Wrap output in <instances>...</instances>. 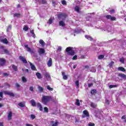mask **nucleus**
<instances>
[{"label":"nucleus","mask_w":126,"mask_h":126,"mask_svg":"<svg viewBox=\"0 0 126 126\" xmlns=\"http://www.w3.org/2000/svg\"><path fill=\"white\" fill-rule=\"evenodd\" d=\"M64 74H65L64 72L63 71L62 72V75L63 76V79H64L65 80H67V79H68L67 75H65Z\"/></svg>","instance_id":"22"},{"label":"nucleus","mask_w":126,"mask_h":126,"mask_svg":"<svg viewBox=\"0 0 126 126\" xmlns=\"http://www.w3.org/2000/svg\"><path fill=\"white\" fill-rule=\"evenodd\" d=\"M21 7V5L20 4H18V5H17V8H19Z\"/></svg>","instance_id":"60"},{"label":"nucleus","mask_w":126,"mask_h":126,"mask_svg":"<svg viewBox=\"0 0 126 126\" xmlns=\"http://www.w3.org/2000/svg\"><path fill=\"white\" fill-rule=\"evenodd\" d=\"M61 3L63 5H67V2L64 0H63L62 1H61Z\"/></svg>","instance_id":"41"},{"label":"nucleus","mask_w":126,"mask_h":126,"mask_svg":"<svg viewBox=\"0 0 126 126\" xmlns=\"http://www.w3.org/2000/svg\"><path fill=\"white\" fill-rule=\"evenodd\" d=\"M88 126H95V124L92 123H90L88 124Z\"/></svg>","instance_id":"48"},{"label":"nucleus","mask_w":126,"mask_h":126,"mask_svg":"<svg viewBox=\"0 0 126 126\" xmlns=\"http://www.w3.org/2000/svg\"><path fill=\"white\" fill-rule=\"evenodd\" d=\"M14 17H17V18H21V17H22V16L21 15V14H20V13H14L13 14Z\"/></svg>","instance_id":"11"},{"label":"nucleus","mask_w":126,"mask_h":126,"mask_svg":"<svg viewBox=\"0 0 126 126\" xmlns=\"http://www.w3.org/2000/svg\"><path fill=\"white\" fill-rule=\"evenodd\" d=\"M31 119H32V120H34L36 118V117L34 115L32 114L31 115Z\"/></svg>","instance_id":"50"},{"label":"nucleus","mask_w":126,"mask_h":126,"mask_svg":"<svg viewBox=\"0 0 126 126\" xmlns=\"http://www.w3.org/2000/svg\"><path fill=\"white\" fill-rule=\"evenodd\" d=\"M47 64L48 67H49L52 66V64H53L52 59L49 58V59H48V61L47 63Z\"/></svg>","instance_id":"7"},{"label":"nucleus","mask_w":126,"mask_h":126,"mask_svg":"<svg viewBox=\"0 0 126 126\" xmlns=\"http://www.w3.org/2000/svg\"><path fill=\"white\" fill-rule=\"evenodd\" d=\"M73 49V47H69L66 48L65 51L67 53V55L73 56L75 55V51Z\"/></svg>","instance_id":"2"},{"label":"nucleus","mask_w":126,"mask_h":126,"mask_svg":"<svg viewBox=\"0 0 126 126\" xmlns=\"http://www.w3.org/2000/svg\"><path fill=\"white\" fill-rule=\"evenodd\" d=\"M19 59L24 64H27L28 63L27 59H26L24 56H19Z\"/></svg>","instance_id":"5"},{"label":"nucleus","mask_w":126,"mask_h":126,"mask_svg":"<svg viewBox=\"0 0 126 126\" xmlns=\"http://www.w3.org/2000/svg\"><path fill=\"white\" fill-rule=\"evenodd\" d=\"M75 85H76V86H77V87L78 88H79V81L77 80V81H76L75 82Z\"/></svg>","instance_id":"40"},{"label":"nucleus","mask_w":126,"mask_h":126,"mask_svg":"<svg viewBox=\"0 0 126 126\" xmlns=\"http://www.w3.org/2000/svg\"><path fill=\"white\" fill-rule=\"evenodd\" d=\"M31 103L32 106L33 107L36 106V102H35L34 99H32L31 101Z\"/></svg>","instance_id":"25"},{"label":"nucleus","mask_w":126,"mask_h":126,"mask_svg":"<svg viewBox=\"0 0 126 126\" xmlns=\"http://www.w3.org/2000/svg\"><path fill=\"white\" fill-rule=\"evenodd\" d=\"M22 82L24 83H26L27 81V79L25 77H22Z\"/></svg>","instance_id":"39"},{"label":"nucleus","mask_w":126,"mask_h":126,"mask_svg":"<svg viewBox=\"0 0 126 126\" xmlns=\"http://www.w3.org/2000/svg\"><path fill=\"white\" fill-rule=\"evenodd\" d=\"M80 10V8L78 6H75V11L77 13H79V10Z\"/></svg>","instance_id":"30"},{"label":"nucleus","mask_w":126,"mask_h":126,"mask_svg":"<svg viewBox=\"0 0 126 126\" xmlns=\"http://www.w3.org/2000/svg\"><path fill=\"white\" fill-rule=\"evenodd\" d=\"M12 111L9 112L8 115H7V119L10 120L12 119Z\"/></svg>","instance_id":"14"},{"label":"nucleus","mask_w":126,"mask_h":126,"mask_svg":"<svg viewBox=\"0 0 126 126\" xmlns=\"http://www.w3.org/2000/svg\"><path fill=\"white\" fill-rule=\"evenodd\" d=\"M35 76H36L37 78H38V79H41L42 78H43V77L42 76L41 74H40L39 72L36 73Z\"/></svg>","instance_id":"13"},{"label":"nucleus","mask_w":126,"mask_h":126,"mask_svg":"<svg viewBox=\"0 0 126 126\" xmlns=\"http://www.w3.org/2000/svg\"><path fill=\"white\" fill-rule=\"evenodd\" d=\"M31 33L32 34H33V37L35 36V34H34V30L31 31Z\"/></svg>","instance_id":"53"},{"label":"nucleus","mask_w":126,"mask_h":126,"mask_svg":"<svg viewBox=\"0 0 126 126\" xmlns=\"http://www.w3.org/2000/svg\"><path fill=\"white\" fill-rule=\"evenodd\" d=\"M52 2L53 5L55 6V1L53 0V1H52Z\"/></svg>","instance_id":"63"},{"label":"nucleus","mask_w":126,"mask_h":126,"mask_svg":"<svg viewBox=\"0 0 126 126\" xmlns=\"http://www.w3.org/2000/svg\"><path fill=\"white\" fill-rule=\"evenodd\" d=\"M25 47L26 49H27L28 52H29L31 54H34V51H32L30 47H29L28 45H25Z\"/></svg>","instance_id":"6"},{"label":"nucleus","mask_w":126,"mask_h":126,"mask_svg":"<svg viewBox=\"0 0 126 126\" xmlns=\"http://www.w3.org/2000/svg\"><path fill=\"white\" fill-rule=\"evenodd\" d=\"M97 93V91L96 90L94 89L91 91V94L92 95H94V94H96Z\"/></svg>","instance_id":"29"},{"label":"nucleus","mask_w":126,"mask_h":126,"mask_svg":"<svg viewBox=\"0 0 126 126\" xmlns=\"http://www.w3.org/2000/svg\"><path fill=\"white\" fill-rule=\"evenodd\" d=\"M114 13H115V10H114V9H111V10H110V13L111 14H114Z\"/></svg>","instance_id":"47"},{"label":"nucleus","mask_w":126,"mask_h":126,"mask_svg":"<svg viewBox=\"0 0 126 126\" xmlns=\"http://www.w3.org/2000/svg\"><path fill=\"white\" fill-rule=\"evenodd\" d=\"M77 59V55H75L73 57V58H72V60H73V61H75Z\"/></svg>","instance_id":"46"},{"label":"nucleus","mask_w":126,"mask_h":126,"mask_svg":"<svg viewBox=\"0 0 126 126\" xmlns=\"http://www.w3.org/2000/svg\"><path fill=\"white\" fill-rule=\"evenodd\" d=\"M15 85H16V87L17 88H19L20 87V86L19 84H18V83H17L15 84Z\"/></svg>","instance_id":"54"},{"label":"nucleus","mask_w":126,"mask_h":126,"mask_svg":"<svg viewBox=\"0 0 126 126\" xmlns=\"http://www.w3.org/2000/svg\"><path fill=\"white\" fill-rule=\"evenodd\" d=\"M47 89L48 90H49V91H53L54 90L53 88H51L49 86H47Z\"/></svg>","instance_id":"38"},{"label":"nucleus","mask_w":126,"mask_h":126,"mask_svg":"<svg viewBox=\"0 0 126 126\" xmlns=\"http://www.w3.org/2000/svg\"><path fill=\"white\" fill-rule=\"evenodd\" d=\"M0 126H3V124L2 123H0Z\"/></svg>","instance_id":"64"},{"label":"nucleus","mask_w":126,"mask_h":126,"mask_svg":"<svg viewBox=\"0 0 126 126\" xmlns=\"http://www.w3.org/2000/svg\"><path fill=\"white\" fill-rule=\"evenodd\" d=\"M23 30L24 31H25L26 32H27V31L29 30V27H28V26H24V28H23Z\"/></svg>","instance_id":"36"},{"label":"nucleus","mask_w":126,"mask_h":126,"mask_svg":"<svg viewBox=\"0 0 126 126\" xmlns=\"http://www.w3.org/2000/svg\"><path fill=\"white\" fill-rule=\"evenodd\" d=\"M104 55H99V56H98L97 59L99 60H102V59H104Z\"/></svg>","instance_id":"33"},{"label":"nucleus","mask_w":126,"mask_h":126,"mask_svg":"<svg viewBox=\"0 0 126 126\" xmlns=\"http://www.w3.org/2000/svg\"><path fill=\"white\" fill-rule=\"evenodd\" d=\"M75 104L77 106H80V103L79 102V100L78 99H76Z\"/></svg>","instance_id":"32"},{"label":"nucleus","mask_w":126,"mask_h":126,"mask_svg":"<svg viewBox=\"0 0 126 126\" xmlns=\"http://www.w3.org/2000/svg\"><path fill=\"white\" fill-rule=\"evenodd\" d=\"M37 107L39 108V110H40V111H42L43 110L41 104H40L39 102L37 103Z\"/></svg>","instance_id":"12"},{"label":"nucleus","mask_w":126,"mask_h":126,"mask_svg":"<svg viewBox=\"0 0 126 126\" xmlns=\"http://www.w3.org/2000/svg\"><path fill=\"white\" fill-rule=\"evenodd\" d=\"M7 95H9L10 97H14V94L12 93H9Z\"/></svg>","instance_id":"43"},{"label":"nucleus","mask_w":126,"mask_h":126,"mask_svg":"<svg viewBox=\"0 0 126 126\" xmlns=\"http://www.w3.org/2000/svg\"><path fill=\"white\" fill-rule=\"evenodd\" d=\"M114 64V62L113 61H112L110 62V63L107 65L108 67H110V68H112L113 67V65Z\"/></svg>","instance_id":"26"},{"label":"nucleus","mask_w":126,"mask_h":126,"mask_svg":"<svg viewBox=\"0 0 126 126\" xmlns=\"http://www.w3.org/2000/svg\"><path fill=\"white\" fill-rule=\"evenodd\" d=\"M92 86H93V83L88 84V87L89 88H91Z\"/></svg>","instance_id":"55"},{"label":"nucleus","mask_w":126,"mask_h":126,"mask_svg":"<svg viewBox=\"0 0 126 126\" xmlns=\"http://www.w3.org/2000/svg\"><path fill=\"white\" fill-rule=\"evenodd\" d=\"M49 25H51L53 23V20L52 19H49V20H48V23Z\"/></svg>","instance_id":"42"},{"label":"nucleus","mask_w":126,"mask_h":126,"mask_svg":"<svg viewBox=\"0 0 126 126\" xmlns=\"http://www.w3.org/2000/svg\"><path fill=\"white\" fill-rule=\"evenodd\" d=\"M11 92H7V91L3 92V94H5V95H8Z\"/></svg>","instance_id":"51"},{"label":"nucleus","mask_w":126,"mask_h":126,"mask_svg":"<svg viewBox=\"0 0 126 126\" xmlns=\"http://www.w3.org/2000/svg\"><path fill=\"white\" fill-rule=\"evenodd\" d=\"M7 29H12V26L11 25H9L8 27H7Z\"/></svg>","instance_id":"58"},{"label":"nucleus","mask_w":126,"mask_h":126,"mask_svg":"<svg viewBox=\"0 0 126 126\" xmlns=\"http://www.w3.org/2000/svg\"><path fill=\"white\" fill-rule=\"evenodd\" d=\"M57 50L59 51H62V47H61L60 46H59L58 47V48H57Z\"/></svg>","instance_id":"57"},{"label":"nucleus","mask_w":126,"mask_h":126,"mask_svg":"<svg viewBox=\"0 0 126 126\" xmlns=\"http://www.w3.org/2000/svg\"><path fill=\"white\" fill-rule=\"evenodd\" d=\"M118 76L121 77V78L126 79V75L123 73H119L118 74Z\"/></svg>","instance_id":"19"},{"label":"nucleus","mask_w":126,"mask_h":126,"mask_svg":"<svg viewBox=\"0 0 126 126\" xmlns=\"http://www.w3.org/2000/svg\"><path fill=\"white\" fill-rule=\"evenodd\" d=\"M105 103H106L107 105L110 104V102H109L108 100H107L106 101H105Z\"/></svg>","instance_id":"61"},{"label":"nucleus","mask_w":126,"mask_h":126,"mask_svg":"<svg viewBox=\"0 0 126 126\" xmlns=\"http://www.w3.org/2000/svg\"><path fill=\"white\" fill-rule=\"evenodd\" d=\"M5 63V60L3 58H0V66H3Z\"/></svg>","instance_id":"9"},{"label":"nucleus","mask_w":126,"mask_h":126,"mask_svg":"<svg viewBox=\"0 0 126 126\" xmlns=\"http://www.w3.org/2000/svg\"><path fill=\"white\" fill-rule=\"evenodd\" d=\"M30 91L31 92H34V88H33L32 86H31V87H30Z\"/></svg>","instance_id":"49"},{"label":"nucleus","mask_w":126,"mask_h":126,"mask_svg":"<svg viewBox=\"0 0 126 126\" xmlns=\"http://www.w3.org/2000/svg\"><path fill=\"white\" fill-rule=\"evenodd\" d=\"M30 65H31V67L32 70L33 71L36 70V67H35L34 64H32V63H31V62H30Z\"/></svg>","instance_id":"17"},{"label":"nucleus","mask_w":126,"mask_h":126,"mask_svg":"<svg viewBox=\"0 0 126 126\" xmlns=\"http://www.w3.org/2000/svg\"><path fill=\"white\" fill-rule=\"evenodd\" d=\"M5 47L3 45L0 46V49L3 50V54H9V51L7 49H4Z\"/></svg>","instance_id":"8"},{"label":"nucleus","mask_w":126,"mask_h":126,"mask_svg":"<svg viewBox=\"0 0 126 126\" xmlns=\"http://www.w3.org/2000/svg\"><path fill=\"white\" fill-rule=\"evenodd\" d=\"M120 62L123 63H125V61H124V59L123 58L120 59Z\"/></svg>","instance_id":"52"},{"label":"nucleus","mask_w":126,"mask_h":126,"mask_svg":"<svg viewBox=\"0 0 126 126\" xmlns=\"http://www.w3.org/2000/svg\"><path fill=\"white\" fill-rule=\"evenodd\" d=\"M59 26L61 27H64L65 26V24L63 21H60L59 22Z\"/></svg>","instance_id":"18"},{"label":"nucleus","mask_w":126,"mask_h":126,"mask_svg":"<svg viewBox=\"0 0 126 126\" xmlns=\"http://www.w3.org/2000/svg\"><path fill=\"white\" fill-rule=\"evenodd\" d=\"M9 75V74L7 73H3V76H8Z\"/></svg>","instance_id":"59"},{"label":"nucleus","mask_w":126,"mask_h":126,"mask_svg":"<svg viewBox=\"0 0 126 126\" xmlns=\"http://www.w3.org/2000/svg\"><path fill=\"white\" fill-rule=\"evenodd\" d=\"M45 50H44L43 48H40L39 49V51L38 53L40 54H45Z\"/></svg>","instance_id":"20"},{"label":"nucleus","mask_w":126,"mask_h":126,"mask_svg":"<svg viewBox=\"0 0 126 126\" xmlns=\"http://www.w3.org/2000/svg\"><path fill=\"white\" fill-rule=\"evenodd\" d=\"M1 42L6 44L8 43V40L6 38L1 40Z\"/></svg>","instance_id":"28"},{"label":"nucleus","mask_w":126,"mask_h":126,"mask_svg":"<svg viewBox=\"0 0 126 126\" xmlns=\"http://www.w3.org/2000/svg\"><path fill=\"white\" fill-rule=\"evenodd\" d=\"M118 87H119V85H110V86H109V88L112 89L113 88H117Z\"/></svg>","instance_id":"27"},{"label":"nucleus","mask_w":126,"mask_h":126,"mask_svg":"<svg viewBox=\"0 0 126 126\" xmlns=\"http://www.w3.org/2000/svg\"><path fill=\"white\" fill-rule=\"evenodd\" d=\"M50 124H52V126H58L59 122L56 120L55 122L53 121H50Z\"/></svg>","instance_id":"10"},{"label":"nucleus","mask_w":126,"mask_h":126,"mask_svg":"<svg viewBox=\"0 0 126 126\" xmlns=\"http://www.w3.org/2000/svg\"><path fill=\"white\" fill-rule=\"evenodd\" d=\"M86 117H90L89 112L87 110H85L83 112L82 118H85Z\"/></svg>","instance_id":"4"},{"label":"nucleus","mask_w":126,"mask_h":126,"mask_svg":"<svg viewBox=\"0 0 126 126\" xmlns=\"http://www.w3.org/2000/svg\"><path fill=\"white\" fill-rule=\"evenodd\" d=\"M44 112L48 113L49 112V109L47 107H44Z\"/></svg>","instance_id":"37"},{"label":"nucleus","mask_w":126,"mask_h":126,"mask_svg":"<svg viewBox=\"0 0 126 126\" xmlns=\"http://www.w3.org/2000/svg\"><path fill=\"white\" fill-rule=\"evenodd\" d=\"M97 104H95V103L94 102H91L90 104V106L91 107L93 108H95L97 107Z\"/></svg>","instance_id":"16"},{"label":"nucleus","mask_w":126,"mask_h":126,"mask_svg":"<svg viewBox=\"0 0 126 126\" xmlns=\"http://www.w3.org/2000/svg\"><path fill=\"white\" fill-rule=\"evenodd\" d=\"M118 70L122 72L126 71V70L123 67H118Z\"/></svg>","instance_id":"21"},{"label":"nucleus","mask_w":126,"mask_h":126,"mask_svg":"<svg viewBox=\"0 0 126 126\" xmlns=\"http://www.w3.org/2000/svg\"><path fill=\"white\" fill-rule=\"evenodd\" d=\"M39 43L42 45V46H44L45 45V42H44V41L42 39H40L39 41Z\"/></svg>","instance_id":"34"},{"label":"nucleus","mask_w":126,"mask_h":126,"mask_svg":"<svg viewBox=\"0 0 126 126\" xmlns=\"http://www.w3.org/2000/svg\"><path fill=\"white\" fill-rule=\"evenodd\" d=\"M105 18H106L107 20H110L111 21H116L117 20V18L115 17L112 16L110 15L105 16Z\"/></svg>","instance_id":"3"},{"label":"nucleus","mask_w":126,"mask_h":126,"mask_svg":"<svg viewBox=\"0 0 126 126\" xmlns=\"http://www.w3.org/2000/svg\"><path fill=\"white\" fill-rule=\"evenodd\" d=\"M0 97H1V98H3V93H2V92H0Z\"/></svg>","instance_id":"56"},{"label":"nucleus","mask_w":126,"mask_h":126,"mask_svg":"<svg viewBox=\"0 0 126 126\" xmlns=\"http://www.w3.org/2000/svg\"><path fill=\"white\" fill-rule=\"evenodd\" d=\"M26 126H33L32 124H26Z\"/></svg>","instance_id":"62"},{"label":"nucleus","mask_w":126,"mask_h":126,"mask_svg":"<svg viewBox=\"0 0 126 126\" xmlns=\"http://www.w3.org/2000/svg\"><path fill=\"white\" fill-rule=\"evenodd\" d=\"M18 105L21 108H24L25 107V105L23 103V102L19 103Z\"/></svg>","instance_id":"35"},{"label":"nucleus","mask_w":126,"mask_h":126,"mask_svg":"<svg viewBox=\"0 0 126 126\" xmlns=\"http://www.w3.org/2000/svg\"><path fill=\"white\" fill-rule=\"evenodd\" d=\"M12 67L13 68V70H14V71H18V67H17V66H16L15 64H12Z\"/></svg>","instance_id":"23"},{"label":"nucleus","mask_w":126,"mask_h":126,"mask_svg":"<svg viewBox=\"0 0 126 126\" xmlns=\"http://www.w3.org/2000/svg\"><path fill=\"white\" fill-rule=\"evenodd\" d=\"M45 77L47 78H51V76L49 75V74L46 73L45 74Z\"/></svg>","instance_id":"45"},{"label":"nucleus","mask_w":126,"mask_h":126,"mask_svg":"<svg viewBox=\"0 0 126 126\" xmlns=\"http://www.w3.org/2000/svg\"><path fill=\"white\" fill-rule=\"evenodd\" d=\"M38 89L39 90V92H40V93L43 92L44 89L43 87H41L40 86H38Z\"/></svg>","instance_id":"31"},{"label":"nucleus","mask_w":126,"mask_h":126,"mask_svg":"<svg viewBox=\"0 0 126 126\" xmlns=\"http://www.w3.org/2000/svg\"><path fill=\"white\" fill-rule=\"evenodd\" d=\"M67 15L64 13H60L58 15L59 18H62V17H66Z\"/></svg>","instance_id":"15"},{"label":"nucleus","mask_w":126,"mask_h":126,"mask_svg":"<svg viewBox=\"0 0 126 126\" xmlns=\"http://www.w3.org/2000/svg\"><path fill=\"white\" fill-rule=\"evenodd\" d=\"M121 119L122 120H125V122L126 123V116L124 115L122 117Z\"/></svg>","instance_id":"44"},{"label":"nucleus","mask_w":126,"mask_h":126,"mask_svg":"<svg viewBox=\"0 0 126 126\" xmlns=\"http://www.w3.org/2000/svg\"><path fill=\"white\" fill-rule=\"evenodd\" d=\"M52 99V97L49 95H44L42 98V102L44 105H47Z\"/></svg>","instance_id":"1"},{"label":"nucleus","mask_w":126,"mask_h":126,"mask_svg":"<svg viewBox=\"0 0 126 126\" xmlns=\"http://www.w3.org/2000/svg\"><path fill=\"white\" fill-rule=\"evenodd\" d=\"M85 37L86 39L90 40L91 41H93V38L88 35H86Z\"/></svg>","instance_id":"24"}]
</instances>
